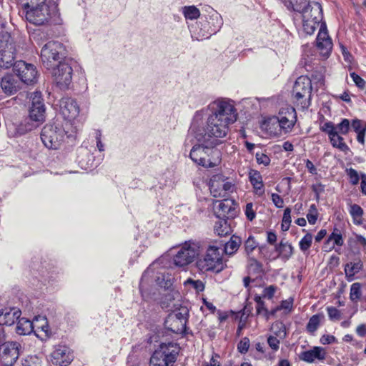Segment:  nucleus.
Instances as JSON below:
<instances>
[{
  "mask_svg": "<svg viewBox=\"0 0 366 366\" xmlns=\"http://www.w3.org/2000/svg\"><path fill=\"white\" fill-rule=\"evenodd\" d=\"M64 47L59 41H49L41 49V59L42 64L47 69H51L55 63L64 57Z\"/></svg>",
  "mask_w": 366,
  "mask_h": 366,
  "instance_id": "1a4fd4ad",
  "label": "nucleus"
},
{
  "mask_svg": "<svg viewBox=\"0 0 366 366\" xmlns=\"http://www.w3.org/2000/svg\"><path fill=\"white\" fill-rule=\"evenodd\" d=\"M222 188H223V191L224 192V198H226L228 196L229 192H232L233 191V188H234V184L229 182L226 181V179H224V177L223 175H222Z\"/></svg>",
  "mask_w": 366,
  "mask_h": 366,
  "instance_id": "4d7b16f0",
  "label": "nucleus"
},
{
  "mask_svg": "<svg viewBox=\"0 0 366 366\" xmlns=\"http://www.w3.org/2000/svg\"><path fill=\"white\" fill-rule=\"evenodd\" d=\"M322 317V315H312L310 319L309 320V322L307 325V330L310 333H314L318 328L320 324L321 317Z\"/></svg>",
  "mask_w": 366,
  "mask_h": 366,
  "instance_id": "e433bc0d",
  "label": "nucleus"
},
{
  "mask_svg": "<svg viewBox=\"0 0 366 366\" xmlns=\"http://www.w3.org/2000/svg\"><path fill=\"white\" fill-rule=\"evenodd\" d=\"M156 282L161 287L169 288L172 285L171 275L165 272H159Z\"/></svg>",
  "mask_w": 366,
  "mask_h": 366,
  "instance_id": "f704fd0d",
  "label": "nucleus"
},
{
  "mask_svg": "<svg viewBox=\"0 0 366 366\" xmlns=\"http://www.w3.org/2000/svg\"><path fill=\"white\" fill-rule=\"evenodd\" d=\"M249 180L252 185L259 184L262 182V176L257 171H252L249 173Z\"/></svg>",
  "mask_w": 366,
  "mask_h": 366,
  "instance_id": "6e6d98bb",
  "label": "nucleus"
},
{
  "mask_svg": "<svg viewBox=\"0 0 366 366\" xmlns=\"http://www.w3.org/2000/svg\"><path fill=\"white\" fill-rule=\"evenodd\" d=\"M312 235L310 233L306 234L300 241L299 245L302 251H307L312 244Z\"/></svg>",
  "mask_w": 366,
  "mask_h": 366,
  "instance_id": "79ce46f5",
  "label": "nucleus"
},
{
  "mask_svg": "<svg viewBox=\"0 0 366 366\" xmlns=\"http://www.w3.org/2000/svg\"><path fill=\"white\" fill-rule=\"evenodd\" d=\"M219 220L216 222L214 225V232L219 236H226L232 232V227L230 225V222L232 220L224 219V218H218Z\"/></svg>",
  "mask_w": 366,
  "mask_h": 366,
  "instance_id": "c85d7f7f",
  "label": "nucleus"
},
{
  "mask_svg": "<svg viewBox=\"0 0 366 366\" xmlns=\"http://www.w3.org/2000/svg\"><path fill=\"white\" fill-rule=\"evenodd\" d=\"M102 134L100 131L96 132V139H97V147L99 152H102L104 150V146L101 140Z\"/></svg>",
  "mask_w": 366,
  "mask_h": 366,
  "instance_id": "69168bd1",
  "label": "nucleus"
},
{
  "mask_svg": "<svg viewBox=\"0 0 366 366\" xmlns=\"http://www.w3.org/2000/svg\"><path fill=\"white\" fill-rule=\"evenodd\" d=\"M347 173L350 177V183L353 185L357 184L360 181V177L357 172L352 168H350L347 170Z\"/></svg>",
  "mask_w": 366,
  "mask_h": 366,
  "instance_id": "864d4df0",
  "label": "nucleus"
},
{
  "mask_svg": "<svg viewBox=\"0 0 366 366\" xmlns=\"http://www.w3.org/2000/svg\"><path fill=\"white\" fill-rule=\"evenodd\" d=\"M350 76L352 79L353 81L360 89H363L365 86V81L360 77L358 74L355 72L350 74Z\"/></svg>",
  "mask_w": 366,
  "mask_h": 366,
  "instance_id": "13d9d810",
  "label": "nucleus"
},
{
  "mask_svg": "<svg viewBox=\"0 0 366 366\" xmlns=\"http://www.w3.org/2000/svg\"><path fill=\"white\" fill-rule=\"evenodd\" d=\"M244 213L247 219L249 221H252L255 218L256 212L253 209V204L252 202L246 204Z\"/></svg>",
  "mask_w": 366,
  "mask_h": 366,
  "instance_id": "5fc2aeb1",
  "label": "nucleus"
},
{
  "mask_svg": "<svg viewBox=\"0 0 366 366\" xmlns=\"http://www.w3.org/2000/svg\"><path fill=\"white\" fill-rule=\"evenodd\" d=\"M305 167L311 174H315L317 173V169L310 160L307 159L305 161Z\"/></svg>",
  "mask_w": 366,
  "mask_h": 366,
  "instance_id": "338daca9",
  "label": "nucleus"
},
{
  "mask_svg": "<svg viewBox=\"0 0 366 366\" xmlns=\"http://www.w3.org/2000/svg\"><path fill=\"white\" fill-rule=\"evenodd\" d=\"M72 356L70 354L69 349L60 346L51 353V361L55 365L66 366L71 362Z\"/></svg>",
  "mask_w": 366,
  "mask_h": 366,
  "instance_id": "5701e85b",
  "label": "nucleus"
},
{
  "mask_svg": "<svg viewBox=\"0 0 366 366\" xmlns=\"http://www.w3.org/2000/svg\"><path fill=\"white\" fill-rule=\"evenodd\" d=\"M256 161L259 164L268 166L270 164V158L266 154L257 152L255 154Z\"/></svg>",
  "mask_w": 366,
  "mask_h": 366,
  "instance_id": "09e8293b",
  "label": "nucleus"
},
{
  "mask_svg": "<svg viewBox=\"0 0 366 366\" xmlns=\"http://www.w3.org/2000/svg\"><path fill=\"white\" fill-rule=\"evenodd\" d=\"M69 122L64 124L58 121L46 124L41 132V139L46 147L57 149L65 141V139L73 142L76 139L77 127L69 130Z\"/></svg>",
  "mask_w": 366,
  "mask_h": 366,
  "instance_id": "7ed1b4c3",
  "label": "nucleus"
},
{
  "mask_svg": "<svg viewBox=\"0 0 366 366\" xmlns=\"http://www.w3.org/2000/svg\"><path fill=\"white\" fill-rule=\"evenodd\" d=\"M20 310L13 307H5L0 310V325L11 326L20 317Z\"/></svg>",
  "mask_w": 366,
  "mask_h": 366,
  "instance_id": "b1692460",
  "label": "nucleus"
},
{
  "mask_svg": "<svg viewBox=\"0 0 366 366\" xmlns=\"http://www.w3.org/2000/svg\"><path fill=\"white\" fill-rule=\"evenodd\" d=\"M31 106L29 117L32 121L42 122L45 119V106L40 92H35L31 96Z\"/></svg>",
  "mask_w": 366,
  "mask_h": 366,
  "instance_id": "6ab92c4d",
  "label": "nucleus"
},
{
  "mask_svg": "<svg viewBox=\"0 0 366 366\" xmlns=\"http://www.w3.org/2000/svg\"><path fill=\"white\" fill-rule=\"evenodd\" d=\"M183 14L186 19L194 20L197 19L199 15V10L194 6H184L183 8Z\"/></svg>",
  "mask_w": 366,
  "mask_h": 366,
  "instance_id": "4c0bfd02",
  "label": "nucleus"
},
{
  "mask_svg": "<svg viewBox=\"0 0 366 366\" xmlns=\"http://www.w3.org/2000/svg\"><path fill=\"white\" fill-rule=\"evenodd\" d=\"M326 358V352L321 347H314L312 349L302 352L300 359L308 363H312L315 360L323 361Z\"/></svg>",
  "mask_w": 366,
  "mask_h": 366,
  "instance_id": "393cba45",
  "label": "nucleus"
},
{
  "mask_svg": "<svg viewBox=\"0 0 366 366\" xmlns=\"http://www.w3.org/2000/svg\"><path fill=\"white\" fill-rule=\"evenodd\" d=\"M360 187L362 193L366 195V174H361Z\"/></svg>",
  "mask_w": 366,
  "mask_h": 366,
  "instance_id": "774afa93",
  "label": "nucleus"
},
{
  "mask_svg": "<svg viewBox=\"0 0 366 366\" xmlns=\"http://www.w3.org/2000/svg\"><path fill=\"white\" fill-rule=\"evenodd\" d=\"M279 257L285 261H287L293 254V247L288 242L282 240L279 244L275 247Z\"/></svg>",
  "mask_w": 366,
  "mask_h": 366,
  "instance_id": "cd10ccee",
  "label": "nucleus"
},
{
  "mask_svg": "<svg viewBox=\"0 0 366 366\" xmlns=\"http://www.w3.org/2000/svg\"><path fill=\"white\" fill-rule=\"evenodd\" d=\"M249 347V340L247 337L242 338L237 345V350L242 354L247 352Z\"/></svg>",
  "mask_w": 366,
  "mask_h": 366,
  "instance_id": "8fccbe9b",
  "label": "nucleus"
},
{
  "mask_svg": "<svg viewBox=\"0 0 366 366\" xmlns=\"http://www.w3.org/2000/svg\"><path fill=\"white\" fill-rule=\"evenodd\" d=\"M318 212L315 204H311L309 209V212L307 214V219L310 224H315L317 222Z\"/></svg>",
  "mask_w": 366,
  "mask_h": 366,
  "instance_id": "a18cd8bd",
  "label": "nucleus"
},
{
  "mask_svg": "<svg viewBox=\"0 0 366 366\" xmlns=\"http://www.w3.org/2000/svg\"><path fill=\"white\" fill-rule=\"evenodd\" d=\"M320 342L323 345L332 344L337 342V339L333 335H324L320 338Z\"/></svg>",
  "mask_w": 366,
  "mask_h": 366,
  "instance_id": "680f3d73",
  "label": "nucleus"
},
{
  "mask_svg": "<svg viewBox=\"0 0 366 366\" xmlns=\"http://www.w3.org/2000/svg\"><path fill=\"white\" fill-rule=\"evenodd\" d=\"M344 244V240L341 232L335 228L332 234L329 236L327 240L325 243V248L326 250L328 249L331 250L335 247V245L342 246Z\"/></svg>",
  "mask_w": 366,
  "mask_h": 366,
  "instance_id": "bb28decb",
  "label": "nucleus"
},
{
  "mask_svg": "<svg viewBox=\"0 0 366 366\" xmlns=\"http://www.w3.org/2000/svg\"><path fill=\"white\" fill-rule=\"evenodd\" d=\"M257 247L254 238L249 236L244 243V249L247 254L249 255Z\"/></svg>",
  "mask_w": 366,
  "mask_h": 366,
  "instance_id": "de8ad7c7",
  "label": "nucleus"
},
{
  "mask_svg": "<svg viewBox=\"0 0 366 366\" xmlns=\"http://www.w3.org/2000/svg\"><path fill=\"white\" fill-rule=\"evenodd\" d=\"M14 71L21 81L26 84H33L36 80L37 71L36 67L33 64H27L24 61L15 62Z\"/></svg>",
  "mask_w": 366,
  "mask_h": 366,
  "instance_id": "2eb2a0df",
  "label": "nucleus"
},
{
  "mask_svg": "<svg viewBox=\"0 0 366 366\" xmlns=\"http://www.w3.org/2000/svg\"><path fill=\"white\" fill-rule=\"evenodd\" d=\"M178 351L177 345L173 342L162 343L153 352L149 366H173Z\"/></svg>",
  "mask_w": 366,
  "mask_h": 366,
  "instance_id": "0eeeda50",
  "label": "nucleus"
},
{
  "mask_svg": "<svg viewBox=\"0 0 366 366\" xmlns=\"http://www.w3.org/2000/svg\"><path fill=\"white\" fill-rule=\"evenodd\" d=\"M320 130L327 134L332 146L337 148L342 152H347L350 150L349 147L344 142L343 137L335 129V124L332 122H326L320 126Z\"/></svg>",
  "mask_w": 366,
  "mask_h": 366,
  "instance_id": "f3484780",
  "label": "nucleus"
},
{
  "mask_svg": "<svg viewBox=\"0 0 366 366\" xmlns=\"http://www.w3.org/2000/svg\"><path fill=\"white\" fill-rule=\"evenodd\" d=\"M317 47L320 50V54L325 56L327 57L332 48V40L330 38L327 31L326 29L325 25H321V27L319 30L317 40H316Z\"/></svg>",
  "mask_w": 366,
  "mask_h": 366,
  "instance_id": "412c9836",
  "label": "nucleus"
},
{
  "mask_svg": "<svg viewBox=\"0 0 366 366\" xmlns=\"http://www.w3.org/2000/svg\"><path fill=\"white\" fill-rule=\"evenodd\" d=\"M21 345L17 342H6L0 345V361L5 366H12L20 355Z\"/></svg>",
  "mask_w": 366,
  "mask_h": 366,
  "instance_id": "4468645a",
  "label": "nucleus"
},
{
  "mask_svg": "<svg viewBox=\"0 0 366 366\" xmlns=\"http://www.w3.org/2000/svg\"><path fill=\"white\" fill-rule=\"evenodd\" d=\"M248 269L250 273L260 274L262 271V264L254 258L249 259Z\"/></svg>",
  "mask_w": 366,
  "mask_h": 366,
  "instance_id": "a19ab883",
  "label": "nucleus"
},
{
  "mask_svg": "<svg viewBox=\"0 0 366 366\" xmlns=\"http://www.w3.org/2000/svg\"><path fill=\"white\" fill-rule=\"evenodd\" d=\"M335 129L338 132V134L340 135H346L348 134L350 129V122L347 119H342V121L337 124H335Z\"/></svg>",
  "mask_w": 366,
  "mask_h": 366,
  "instance_id": "58836bf2",
  "label": "nucleus"
},
{
  "mask_svg": "<svg viewBox=\"0 0 366 366\" xmlns=\"http://www.w3.org/2000/svg\"><path fill=\"white\" fill-rule=\"evenodd\" d=\"M328 316L330 320H339L340 317V311L335 307H328L327 308Z\"/></svg>",
  "mask_w": 366,
  "mask_h": 366,
  "instance_id": "052dcab7",
  "label": "nucleus"
},
{
  "mask_svg": "<svg viewBox=\"0 0 366 366\" xmlns=\"http://www.w3.org/2000/svg\"><path fill=\"white\" fill-rule=\"evenodd\" d=\"M60 111L65 121L69 122V127L72 128L71 121H74L79 114V107L75 99L70 97H64L60 100Z\"/></svg>",
  "mask_w": 366,
  "mask_h": 366,
  "instance_id": "dca6fc26",
  "label": "nucleus"
},
{
  "mask_svg": "<svg viewBox=\"0 0 366 366\" xmlns=\"http://www.w3.org/2000/svg\"><path fill=\"white\" fill-rule=\"evenodd\" d=\"M188 317V309L187 307H181L167 316L164 321V326L167 330L174 333H185Z\"/></svg>",
  "mask_w": 366,
  "mask_h": 366,
  "instance_id": "9b49d317",
  "label": "nucleus"
},
{
  "mask_svg": "<svg viewBox=\"0 0 366 366\" xmlns=\"http://www.w3.org/2000/svg\"><path fill=\"white\" fill-rule=\"evenodd\" d=\"M292 305L293 299L289 298L287 300L282 301L280 305V309L291 310L292 308Z\"/></svg>",
  "mask_w": 366,
  "mask_h": 366,
  "instance_id": "0e129e2a",
  "label": "nucleus"
},
{
  "mask_svg": "<svg viewBox=\"0 0 366 366\" xmlns=\"http://www.w3.org/2000/svg\"><path fill=\"white\" fill-rule=\"evenodd\" d=\"M197 266L202 272L222 271L224 264L219 249L215 246L209 247L204 256L197 260Z\"/></svg>",
  "mask_w": 366,
  "mask_h": 366,
  "instance_id": "6e6552de",
  "label": "nucleus"
},
{
  "mask_svg": "<svg viewBox=\"0 0 366 366\" xmlns=\"http://www.w3.org/2000/svg\"><path fill=\"white\" fill-rule=\"evenodd\" d=\"M297 122L295 109L293 107H287L282 108L277 116L267 119L264 123L265 129L273 132V129L279 128V131L285 133L292 131Z\"/></svg>",
  "mask_w": 366,
  "mask_h": 366,
  "instance_id": "39448f33",
  "label": "nucleus"
},
{
  "mask_svg": "<svg viewBox=\"0 0 366 366\" xmlns=\"http://www.w3.org/2000/svg\"><path fill=\"white\" fill-rule=\"evenodd\" d=\"M16 46L13 39L9 36H4L0 44V67L9 69L14 66Z\"/></svg>",
  "mask_w": 366,
  "mask_h": 366,
  "instance_id": "ddd939ff",
  "label": "nucleus"
},
{
  "mask_svg": "<svg viewBox=\"0 0 366 366\" xmlns=\"http://www.w3.org/2000/svg\"><path fill=\"white\" fill-rule=\"evenodd\" d=\"M288 1L295 11H300L306 5L310 3L309 0H288Z\"/></svg>",
  "mask_w": 366,
  "mask_h": 366,
  "instance_id": "c03bdc74",
  "label": "nucleus"
},
{
  "mask_svg": "<svg viewBox=\"0 0 366 366\" xmlns=\"http://www.w3.org/2000/svg\"><path fill=\"white\" fill-rule=\"evenodd\" d=\"M272 201L277 208H282L284 206L283 199L277 194H272Z\"/></svg>",
  "mask_w": 366,
  "mask_h": 366,
  "instance_id": "e2e57ef3",
  "label": "nucleus"
},
{
  "mask_svg": "<svg viewBox=\"0 0 366 366\" xmlns=\"http://www.w3.org/2000/svg\"><path fill=\"white\" fill-rule=\"evenodd\" d=\"M36 328L37 331L44 332L46 335L49 332V325L45 316H36L33 320V330Z\"/></svg>",
  "mask_w": 366,
  "mask_h": 366,
  "instance_id": "7c9ffc66",
  "label": "nucleus"
},
{
  "mask_svg": "<svg viewBox=\"0 0 366 366\" xmlns=\"http://www.w3.org/2000/svg\"><path fill=\"white\" fill-rule=\"evenodd\" d=\"M240 244V238L236 236H232L229 241H228L224 245L225 253L229 255L233 254L238 250Z\"/></svg>",
  "mask_w": 366,
  "mask_h": 366,
  "instance_id": "2f4dec72",
  "label": "nucleus"
},
{
  "mask_svg": "<svg viewBox=\"0 0 366 366\" xmlns=\"http://www.w3.org/2000/svg\"><path fill=\"white\" fill-rule=\"evenodd\" d=\"M362 267L361 261L347 263L345 267V272L348 278L353 277Z\"/></svg>",
  "mask_w": 366,
  "mask_h": 366,
  "instance_id": "72a5a7b5",
  "label": "nucleus"
},
{
  "mask_svg": "<svg viewBox=\"0 0 366 366\" xmlns=\"http://www.w3.org/2000/svg\"><path fill=\"white\" fill-rule=\"evenodd\" d=\"M184 285L187 286H191L198 292H202L204 290V285L201 280L188 279L185 281Z\"/></svg>",
  "mask_w": 366,
  "mask_h": 366,
  "instance_id": "49530a36",
  "label": "nucleus"
},
{
  "mask_svg": "<svg viewBox=\"0 0 366 366\" xmlns=\"http://www.w3.org/2000/svg\"><path fill=\"white\" fill-rule=\"evenodd\" d=\"M196 142L189 153V157L194 163L205 168H213L220 163V152L214 149L217 145Z\"/></svg>",
  "mask_w": 366,
  "mask_h": 366,
  "instance_id": "20e7f679",
  "label": "nucleus"
},
{
  "mask_svg": "<svg viewBox=\"0 0 366 366\" xmlns=\"http://www.w3.org/2000/svg\"><path fill=\"white\" fill-rule=\"evenodd\" d=\"M41 360L36 355H28L22 360L23 366H41Z\"/></svg>",
  "mask_w": 366,
  "mask_h": 366,
  "instance_id": "37998d69",
  "label": "nucleus"
},
{
  "mask_svg": "<svg viewBox=\"0 0 366 366\" xmlns=\"http://www.w3.org/2000/svg\"><path fill=\"white\" fill-rule=\"evenodd\" d=\"M237 114L232 102L217 99L207 107L194 113L184 146L193 140L209 145H219L229 132V126L236 122Z\"/></svg>",
  "mask_w": 366,
  "mask_h": 366,
  "instance_id": "f257e3e1",
  "label": "nucleus"
},
{
  "mask_svg": "<svg viewBox=\"0 0 366 366\" xmlns=\"http://www.w3.org/2000/svg\"><path fill=\"white\" fill-rule=\"evenodd\" d=\"M349 212L353 219V222L356 224L362 223V217L364 214L363 209L360 206L356 204H350Z\"/></svg>",
  "mask_w": 366,
  "mask_h": 366,
  "instance_id": "473e14b6",
  "label": "nucleus"
},
{
  "mask_svg": "<svg viewBox=\"0 0 366 366\" xmlns=\"http://www.w3.org/2000/svg\"><path fill=\"white\" fill-rule=\"evenodd\" d=\"M211 194L215 197L224 198V191L222 188V174H217L213 175L209 183Z\"/></svg>",
  "mask_w": 366,
  "mask_h": 366,
  "instance_id": "a878e982",
  "label": "nucleus"
},
{
  "mask_svg": "<svg viewBox=\"0 0 366 366\" xmlns=\"http://www.w3.org/2000/svg\"><path fill=\"white\" fill-rule=\"evenodd\" d=\"M19 80L12 74H7L2 77L0 83L3 92L7 96H11L20 89Z\"/></svg>",
  "mask_w": 366,
  "mask_h": 366,
  "instance_id": "4be33fe9",
  "label": "nucleus"
},
{
  "mask_svg": "<svg viewBox=\"0 0 366 366\" xmlns=\"http://www.w3.org/2000/svg\"><path fill=\"white\" fill-rule=\"evenodd\" d=\"M267 343L272 350L277 351L280 347V340L274 336H269L267 338Z\"/></svg>",
  "mask_w": 366,
  "mask_h": 366,
  "instance_id": "bf43d9fd",
  "label": "nucleus"
},
{
  "mask_svg": "<svg viewBox=\"0 0 366 366\" xmlns=\"http://www.w3.org/2000/svg\"><path fill=\"white\" fill-rule=\"evenodd\" d=\"M312 89V80L307 76H300L295 82L292 94L297 101L306 97L310 99Z\"/></svg>",
  "mask_w": 366,
  "mask_h": 366,
  "instance_id": "aec40b11",
  "label": "nucleus"
},
{
  "mask_svg": "<svg viewBox=\"0 0 366 366\" xmlns=\"http://www.w3.org/2000/svg\"><path fill=\"white\" fill-rule=\"evenodd\" d=\"M277 287L274 285H269L265 287L262 292V297L272 300L277 291Z\"/></svg>",
  "mask_w": 366,
  "mask_h": 366,
  "instance_id": "3c124183",
  "label": "nucleus"
},
{
  "mask_svg": "<svg viewBox=\"0 0 366 366\" xmlns=\"http://www.w3.org/2000/svg\"><path fill=\"white\" fill-rule=\"evenodd\" d=\"M299 12L302 14L304 31L307 34H312L323 18L321 4L316 1H312Z\"/></svg>",
  "mask_w": 366,
  "mask_h": 366,
  "instance_id": "423d86ee",
  "label": "nucleus"
},
{
  "mask_svg": "<svg viewBox=\"0 0 366 366\" xmlns=\"http://www.w3.org/2000/svg\"><path fill=\"white\" fill-rule=\"evenodd\" d=\"M24 4L26 20L34 25L60 24L62 21L55 1L26 0Z\"/></svg>",
  "mask_w": 366,
  "mask_h": 366,
  "instance_id": "f03ea898",
  "label": "nucleus"
},
{
  "mask_svg": "<svg viewBox=\"0 0 366 366\" xmlns=\"http://www.w3.org/2000/svg\"><path fill=\"white\" fill-rule=\"evenodd\" d=\"M74 62L71 59L59 61V64L52 69V76L56 84L61 89H67L72 80V66Z\"/></svg>",
  "mask_w": 366,
  "mask_h": 366,
  "instance_id": "9d476101",
  "label": "nucleus"
},
{
  "mask_svg": "<svg viewBox=\"0 0 366 366\" xmlns=\"http://www.w3.org/2000/svg\"><path fill=\"white\" fill-rule=\"evenodd\" d=\"M16 325V332L20 335H26L31 333L33 331V321L31 322L26 318L18 319Z\"/></svg>",
  "mask_w": 366,
  "mask_h": 366,
  "instance_id": "c756f323",
  "label": "nucleus"
},
{
  "mask_svg": "<svg viewBox=\"0 0 366 366\" xmlns=\"http://www.w3.org/2000/svg\"><path fill=\"white\" fill-rule=\"evenodd\" d=\"M217 205L214 208V213L217 218H224L232 220L237 214V204L233 199L224 198L223 200L217 201Z\"/></svg>",
  "mask_w": 366,
  "mask_h": 366,
  "instance_id": "a211bd4d",
  "label": "nucleus"
},
{
  "mask_svg": "<svg viewBox=\"0 0 366 366\" xmlns=\"http://www.w3.org/2000/svg\"><path fill=\"white\" fill-rule=\"evenodd\" d=\"M199 246L192 241L185 242L173 258L175 265L184 267L194 261L199 255Z\"/></svg>",
  "mask_w": 366,
  "mask_h": 366,
  "instance_id": "f8f14e48",
  "label": "nucleus"
},
{
  "mask_svg": "<svg viewBox=\"0 0 366 366\" xmlns=\"http://www.w3.org/2000/svg\"><path fill=\"white\" fill-rule=\"evenodd\" d=\"M361 284L353 283L350 287V298L354 303H357L362 296Z\"/></svg>",
  "mask_w": 366,
  "mask_h": 366,
  "instance_id": "c9c22d12",
  "label": "nucleus"
},
{
  "mask_svg": "<svg viewBox=\"0 0 366 366\" xmlns=\"http://www.w3.org/2000/svg\"><path fill=\"white\" fill-rule=\"evenodd\" d=\"M350 127L356 132H361L362 130L366 131V124H363V122L360 119H353L350 124Z\"/></svg>",
  "mask_w": 366,
  "mask_h": 366,
  "instance_id": "603ef678",
  "label": "nucleus"
},
{
  "mask_svg": "<svg viewBox=\"0 0 366 366\" xmlns=\"http://www.w3.org/2000/svg\"><path fill=\"white\" fill-rule=\"evenodd\" d=\"M292 219H291V209L289 207H287L283 214V217L281 224V228L282 231H287L290 229Z\"/></svg>",
  "mask_w": 366,
  "mask_h": 366,
  "instance_id": "ea45409f",
  "label": "nucleus"
}]
</instances>
